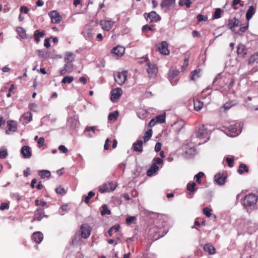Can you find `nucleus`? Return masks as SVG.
I'll return each mask as SVG.
<instances>
[{"label": "nucleus", "instance_id": "obj_7", "mask_svg": "<svg viewBox=\"0 0 258 258\" xmlns=\"http://www.w3.org/2000/svg\"><path fill=\"white\" fill-rule=\"evenodd\" d=\"M148 68L147 69V72L149 74L150 78H154L156 77L157 72L158 68L156 66L154 63H147Z\"/></svg>", "mask_w": 258, "mask_h": 258}, {"label": "nucleus", "instance_id": "obj_60", "mask_svg": "<svg viewBox=\"0 0 258 258\" xmlns=\"http://www.w3.org/2000/svg\"><path fill=\"white\" fill-rule=\"evenodd\" d=\"M233 106V104H232L231 102H226L223 106V108L224 109V111H226L230 109Z\"/></svg>", "mask_w": 258, "mask_h": 258}, {"label": "nucleus", "instance_id": "obj_36", "mask_svg": "<svg viewBox=\"0 0 258 258\" xmlns=\"http://www.w3.org/2000/svg\"><path fill=\"white\" fill-rule=\"evenodd\" d=\"M95 35V32H94L93 29L89 28L88 30V32L86 34H85L84 36L86 39L88 40H92Z\"/></svg>", "mask_w": 258, "mask_h": 258}, {"label": "nucleus", "instance_id": "obj_31", "mask_svg": "<svg viewBox=\"0 0 258 258\" xmlns=\"http://www.w3.org/2000/svg\"><path fill=\"white\" fill-rule=\"evenodd\" d=\"M36 52L38 53L39 56L42 57L44 59L49 57L53 58L52 56H50V54L47 51H44L43 50L38 49L36 50Z\"/></svg>", "mask_w": 258, "mask_h": 258}, {"label": "nucleus", "instance_id": "obj_57", "mask_svg": "<svg viewBox=\"0 0 258 258\" xmlns=\"http://www.w3.org/2000/svg\"><path fill=\"white\" fill-rule=\"evenodd\" d=\"M146 30H149L152 31H154V27L153 25L148 26L147 25L143 26L142 30L145 32Z\"/></svg>", "mask_w": 258, "mask_h": 258}, {"label": "nucleus", "instance_id": "obj_44", "mask_svg": "<svg viewBox=\"0 0 258 258\" xmlns=\"http://www.w3.org/2000/svg\"><path fill=\"white\" fill-rule=\"evenodd\" d=\"M17 32L19 35L23 39L26 38V32L25 30L22 27L17 28Z\"/></svg>", "mask_w": 258, "mask_h": 258}, {"label": "nucleus", "instance_id": "obj_26", "mask_svg": "<svg viewBox=\"0 0 258 258\" xmlns=\"http://www.w3.org/2000/svg\"><path fill=\"white\" fill-rule=\"evenodd\" d=\"M196 150L194 147H190L184 151V154L185 157L190 158L196 154Z\"/></svg>", "mask_w": 258, "mask_h": 258}, {"label": "nucleus", "instance_id": "obj_46", "mask_svg": "<svg viewBox=\"0 0 258 258\" xmlns=\"http://www.w3.org/2000/svg\"><path fill=\"white\" fill-rule=\"evenodd\" d=\"M205 174L204 172H199L198 173H197V174H196L194 176V178L196 179V182L199 183V184H200L201 183V178L202 177H203L204 176Z\"/></svg>", "mask_w": 258, "mask_h": 258}, {"label": "nucleus", "instance_id": "obj_59", "mask_svg": "<svg viewBox=\"0 0 258 258\" xmlns=\"http://www.w3.org/2000/svg\"><path fill=\"white\" fill-rule=\"evenodd\" d=\"M197 19L198 21H206L208 20V17L207 16H204L202 14H199L197 16Z\"/></svg>", "mask_w": 258, "mask_h": 258}, {"label": "nucleus", "instance_id": "obj_55", "mask_svg": "<svg viewBox=\"0 0 258 258\" xmlns=\"http://www.w3.org/2000/svg\"><path fill=\"white\" fill-rule=\"evenodd\" d=\"M248 27V23H247V24L245 26L241 27L239 29V32H238L237 34L238 35H241L242 33H244L247 29Z\"/></svg>", "mask_w": 258, "mask_h": 258}, {"label": "nucleus", "instance_id": "obj_19", "mask_svg": "<svg viewBox=\"0 0 258 258\" xmlns=\"http://www.w3.org/2000/svg\"><path fill=\"white\" fill-rule=\"evenodd\" d=\"M143 144V142L141 140H138L137 142L134 143L133 144V149L134 151L142 153L143 151L142 147Z\"/></svg>", "mask_w": 258, "mask_h": 258}, {"label": "nucleus", "instance_id": "obj_37", "mask_svg": "<svg viewBox=\"0 0 258 258\" xmlns=\"http://www.w3.org/2000/svg\"><path fill=\"white\" fill-rule=\"evenodd\" d=\"M237 171L239 174H242L244 173V172H248V168L245 164L241 163L240 164L239 169H238Z\"/></svg>", "mask_w": 258, "mask_h": 258}, {"label": "nucleus", "instance_id": "obj_32", "mask_svg": "<svg viewBox=\"0 0 258 258\" xmlns=\"http://www.w3.org/2000/svg\"><path fill=\"white\" fill-rule=\"evenodd\" d=\"M205 251L209 252L210 254H213L215 253V248L210 243L205 244L204 246Z\"/></svg>", "mask_w": 258, "mask_h": 258}, {"label": "nucleus", "instance_id": "obj_9", "mask_svg": "<svg viewBox=\"0 0 258 258\" xmlns=\"http://www.w3.org/2000/svg\"><path fill=\"white\" fill-rule=\"evenodd\" d=\"M168 43L165 41H163L159 44L158 49L161 54L167 55L169 54V50L168 49Z\"/></svg>", "mask_w": 258, "mask_h": 258}, {"label": "nucleus", "instance_id": "obj_42", "mask_svg": "<svg viewBox=\"0 0 258 258\" xmlns=\"http://www.w3.org/2000/svg\"><path fill=\"white\" fill-rule=\"evenodd\" d=\"M203 106V103L201 101L197 100L194 101V109L196 111L200 110Z\"/></svg>", "mask_w": 258, "mask_h": 258}, {"label": "nucleus", "instance_id": "obj_13", "mask_svg": "<svg viewBox=\"0 0 258 258\" xmlns=\"http://www.w3.org/2000/svg\"><path fill=\"white\" fill-rule=\"evenodd\" d=\"M44 216V208H37L35 211L33 220L40 221Z\"/></svg>", "mask_w": 258, "mask_h": 258}, {"label": "nucleus", "instance_id": "obj_23", "mask_svg": "<svg viewBox=\"0 0 258 258\" xmlns=\"http://www.w3.org/2000/svg\"><path fill=\"white\" fill-rule=\"evenodd\" d=\"M8 126L9 128L6 131V133L8 135L10 134L11 132H15L17 130V125L14 121H8Z\"/></svg>", "mask_w": 258, "mask_h": 258}, {"label": "nucleus", "instance_id": "obj_6", "mask_svg": "<svg viewBox=\"0 0 258 258\" xmlns=\"http://www.w3.org/2000/svg\"><path fill=\"white\" fill-rule=\"evenodd\" d=\"M127 72L122 71L117 73L116 76H114L115 82L119 85H122L125 82L127 78Z\"/></svg>", "mask_w": 258, "mask_h": 258}, {"label": "nucleus", "instance_id": "obj_54", "mask_svg": "<svg viewBox=\"0 0 258 258\" xmlns=\"http://www.w3.org/2000/svg\"><path fill=\"white\" fill-rule=\"evenodd\" d=\"M55 191L57 194L64 195L66 194L67 191L63 187H59L55 189Z\"/></svg>", "mask_w": 258, "mask_h": 258}, {"label": "nucleus", "instance_id": "obj_2", "mask_svg": "<svg viewBox=\"0 0 258 258\" xmlns=\"http://www.w3.org/2000/svg\"><path fill=\"white\" fill-rule=\"evenodd\" d=\"M210 131L208 130L207 125H202L199 126L198 131L196 133L197 138L204 140L203 143L207 142L210 139Z\"/></svg>", "mask_w": 258, "mask_h": 258}, {"label": "nucleus", "instance_id": "obj_35", "mask_svg": "<svg viewBox=\"0 0 258 258\" xmlns=\"http://www.w3.org/2000/svg\"><path fill=\"white\" fill-rule=\"evenodd\" d=\"M77 121L75 117H71L67 120V124L70 127L74 128L77 125Z\"/></svg>", "mask_w": 258, "mask_h": 258}, {"label": "nucleus", "instance_id": "obj_1", "mask_svg": "<svg viewBox=\"0 0 258 258\" xmlns=\"http://www.w3.org/2000/svg\"><path fill=\"white\" fill-rule=\"evenodd\" d=\"M258 196L255 194L246 195L243 200L242 204L247 209L254 208L257 202Z\"/></svg>", "mask_w": 258, "mask_h": 258}, {"label": "nucleus", "instance_id": "obj_29", "mask_svg": "<svg viewBox=\"0 0 258 258\" xmlns=\"http://www.w3.org/2000/svg\"><path fill=\"white\" fill-rule=\"evenodd\" d=\"M224 78L221 76V74H219L214 79L213 84L215 85H218L220 87L223 86L224 84L222 81H224Z\"/></svg>", "mask_w": 258, "mask_h": 258}, {"label": "nucleus", "instance_id": "obj_50", "mask_svg": "<svg viewBox=\"0 0 258 258\" xmlns=\"http://www.w3.org/2000/svg\"><path fill=\"white\" fill-rule=\"evenodd\" d=\"M200 70H195L194 71L191 72L190 73V79L191 80H194L196 78L199 77L198 74L200 73Z\"/></svg>", "mask_w": 258, "mask_h": 258}, {"label": "nucleus", "instance_id": "obj_3", "mask_svg": "<svg viewBox=\"0 0 258 258\" xmlns=\"http://www.w3.org/2000/svg\"><path fill=\"white\" fill-rule=\"evenodd\" d=\"M228 135L230 137H236L239 135L241 132V128L240 124L232 123L227 127Z\"/></svg>", "mask_w": 258, "mask_h": 258}, {"label": "nucleus", "instance_id": "obj_30", "mask_svg": "<svg viewBox=\"0 0 258 258\" xmlns=\"http://www.w3.org/2000/svg\"><path fill=\"white\" fill-rule=\"evenodd\" d=\"M38 173L41 179L48 178L51 175L50 171L48 170H38Z\"/></svg>", "mask_w": 258, "mask_h": 258}, {"label": "nucleus", "instance_id": "obj_20", "mask_svg": "<svg viewBox=\"0 0 258 258\" xmlns=\"http://www.w3.org/2000/svg\"><path fill=\"white\" fill-rule=\"evenodd\" d=\"M21 154L25 158H29L31 156L30 148L27 146L22 147L21 150Z\"/></svg>", "mask_w": 258, "mask_h": 258}, {"label": "nucleus", "instance_id": "obj_22", "mask_svg": "<svg viewBox=\"0 0 258 258\" xmlns=\"http://www.w3.org/2000/svg\"><path fill=\"white\" fill-rule=\"evenodd\" d=\"M43 239V234L42 232L39 231L33 232V240L36 243H40Z\"/></svg>", "mask_w": 258, "mask_h": 258}, {"label": "nucleus", "instance_id": "obj_12", "mask_svg": "<svg viewBox=\"0 0 258 258\" xmlns=\"http://www.w3.org/2000/svg\"><path fill=\"white\" fill-rule=\"evenodd\" d=\"M81 236L84 238L89 237L91 233L90 227L87 224H83L81 227Z\"/></svg>", "mask_w": 258, "mask_h": 258}, {"label": "nucleus", "instance_id": "obj_16", "mask_svg": "<svg viewBox=\"0 0 258 258\" xmlns=\"http://www.w3.org/2000/svg\"><path fill=\"white\" fill-rule=\"evenodd\" d=\"M45 36V32L44 31H40L39 30H37L35 31L33 33V37L34 38V40L36 41L37 43H39L41 38H43Z\"/></svg>", "mask_w": 258, "mask_h": 258}, {"label": "nucleus", "instance_id": "obj_64", "mask_svg": "<svg viewBox=\"0 0 258 258\" xmlns=\"http://www.w3.org/2000/svg\"><path fill=\"white\" fill-rule=\"evenodd\" d=\"M52 38L50 37L49 38H47L44 40V46L46 48H49L50 47V40Z\"/></svg>", "mask_w": 258, "mask_h": 258}, {"label": "nucleus", "instance_id": "obj_34", "mask_svg": "<svg viewBox=\"0 0 258 258\" xmlns=\"http://www.w3.org/2000/svg\"><path fill=\"white\" fill-rule=\"evenodd\" d=\"M258 63V52L251 55L248 59V64H253Z\"/></svg>", "mask_w": 258, "mask_h": 258}, {"label": "nucleus", "instance_id": "obj_15", "mask_svg": "<svg viewBox=\"0 0 258 258\" xmlns=\"http://www.w3.org/2000/svg\"><path fill=\"white\" fill-rule=\"evenodd\" d=\"M32 115L30 111L25 113L20 117V120L23 124H26L32 120Z\"/></svg>", "mask_w": 258, "mask_h": 258}, {"label": "nucleus", "instance_id": "obj_52", "mask_svg": "<svg viewBox=\"0 0 258 258\" xmlns=\"http://www.w3.org/2000/svg\"><path fill=\"white\" fill-rule=\"evenodd\" d=\"M44 138L43 137H40L37 141V146L38 148H41L44 145Z\"/></svg>", "mask_w": 258, "mask_h": 258}, {"label": "nucleus", "instance_id": "obj_62", "mask_svg": "<svg viewBox=\"0 0 258 258\" xmlns=\"http://www.w3.org/2000/svg\"><path fill=\"white\" fill-rule=\"evenodd\" d=\"M8 156V152L7 149L3 151H0V158L4 159Z\"/></svg>", "mask_w": 258, "mask_h": 258}, {"label": "nucleus", "instance_id": "obj_53", "mask_svg": "<svg viewBox=\"0 0 258 258\" xmlns=\"http://www.w3.org/2000/svg\"><path fill=\"white\" fill-rule=\"evenodd\" d=\"M156 121H157L160 123H162L164 122V121H165V116L163 114L158 115L156 117Z\"/></svg>", "mask_w": 258, "mask_h": 258}, {"label": "nucleus", "instance_id": "obj_33", "mask_svg": "<svg viewBox=\"0 0 258 258\" xmlns=\"http://www.w3.org/2000/svg\"><path fill=\"white\" fill-rule=\"evenodd\" d=\"M74 60V54L73 53L67 52L65 55L64 61L67 63H70Z\"/></svg>", "mask_w": 258, "mask_h": 258}, {"label": "nucleus", "instance_id": "obj_21", "mask_svg": "<svg viewBox=\"0 0 258 258\" xmlns=\"http://www.w3.org/2000/svg\"><path fill=\"white\" fill-rule=\"evenodd\" d=\"M237 52L238 56L240 57H244L247 53L245 46L242 44H239L237 46Z\"/></svg>", "mask_w": 258, "mask_h": 258}, {"label": "nucleus", "instance_id": "obj_43", "mask_svg": "<svg viewBox=\"0 0 258 258\" xmlns=\"http://www.w3.org/2000/svg\"><path fill=\"white\" fill-rule=\"evenodd\" d=\"M102 210L101 211V214L102 216L105 215H110L111 211L108 209V207L106 205H103L102 206Z\"/></svg>", "mask_w": 258, "mask_h": 258}, {"label": "nucleus", "instance_id": "obj_18", "mask_svg": "<svg viewBox=\"0 0 258 258\" xmlns=\"http://www.w3.org/2000/svg\"><path fill=\"white\" fill-rule=\"evenodd\" d=\"M112 185H113V184L111 183L104 184L102 186L100 187L99 191L100 193H104L110 190H113L115 189V187H113Z\"/></svg>", "mask_w": 258, "mask_h": 258}, {"label": "nucleus", "instance_id": "obj_24", "mask_svg": "<svg viewBox=\"0 0 258 258\" xmlns=\"http://www.w3.org/2000/svg\"><path fill=\"white\" fill-rule=\"evenodd\" d=\"M124 48L120 46H117L114 47L111 51L112 53H113L115 55L119 56H122L124 53Z\"/></svg>", "mask_w": 258, "mask_h": 258}, {"label": "nucleus", "instance_id": "obj_63", "mask_svg": "<svg viewBox=\"0 0 258 258\" xmlns=\"http://www.w3.org/2000/svg\"><path fill=\"white\" fill-rule=\"evenodd\" d=\"M58 150L63 153H67L68 152V148L62 145L59 146Z\"/></svg>", "mask_w": 258, "mask_h": 258}, {"label": "nucleus", "instance_id": "obj_56", "mask_svg": "<svg viewBox=\"0 0 258 258\" xmlns=\"http://www.w3.org/2000/svg\"><path fill=\"white\" fill-rule=\"evenodd\" d=\"M212 210L208 207L203 209V213L207 217H210L211 215Z\"/></svg>", "mask_w": 258, "mask_h": 258}, {"label": "nucleus", "instance_id": "obj_25", "mask_svg": "<svg viewBox=\"0 0 258 258\" xmlns=\"http://www.w3.org/2000/svg\"><path fill=\"white\" fill-rule=\"evenodd\" d=\"M159 170L158 166L156 164H153L147 171L148 176H152Z\"/></svg>", "mask_w": 258, "mask_h": 258}, {"label": "nucleus", "instance_id": "obj_48", "mask_svg": "<svg viewBox=\"0 0 258 258\" xmlns=\"http://www.w3.org/2000/svg\"><path fill=\"white\" fill-rule=\"evenodd\" d=\"M74 77L72 76H65L61 80V83L63 84H70L73 82Z\"/></svg>", "mask_w": 258, "mask_h": 258}, {"label": "nucleus", "instance_id": "obj_10", "mask_svg": "<svg viewBox=\"0 0 258 258\" xmlns=\"http://www.w3.org/2000/svg\"><path fill=\"white\" fill-rule=\"evenodd\" d=\"M114 22L111 20H101L100 24L102 29L108 31L112 28Z\"/></svg>", "mask_w": 258, "mask_h": 258}, {"label": "nucleus", "instance_id": "obj_5", "mask_svg": "<svg viewBox=\"0 0 258 258\" xmlns=\"http://www.w3.org/2000/svg\"><path fill=\"white\" fill-rule=\"evenodd\" d=\"M144 16L146 20L150 22H157L161 19L160 16L155 11L145 13Z\"/></svg>", "mask_w": 258, "mask_h": 258}, {"label": "nucleus", "instance_id": "obj_27", "mask_svg": "<svg viewBox=\"0 0 258 258\" xmlns=\"http://www.w3.org/2000/svg\"><path fill=\"white\" fill-rule=\"evenodd\" d=\"M255 12V9L253 6H250L247 10L246 13V19L247 21H249L252 17L254 15Z\"/></svg>", "mask_w": 258, "mask_h": 258}, {"label": "nucleus", "instance_id": "obj_11", "mask_svg": "<svg viewBox=\"0 0 258 258\" xmlns=\"http://www.w3.org/2000/svg\"><path fill=\"white\" fill-rule=\"evenodd\" d=\"M111 96L110 97V99L112 102H115L122 95V89L120 88H117L115 89H113L111 91Z\"/></svg>", "mask_w": 258, "mask_h": 258}, {"label": "nucleus", "instance_id": "obj_47", "mask_svg": "<svg viewBox=\"0 0 258 258\" xmlns=\"http://www.w3.org/2000/svg\"><path fill=\"white\" fill-rule=\"evenodd\" d=\"M94 196H95V192L92 191H89L88 193L87 196H84L83 197H84V198H85V200H84L85 203L86 204H88L89 203V200H90Z\"/></svg>", "mask_w": 258, "mask_h": 258}, {"label": "nucleus", "instance_id": "obj_45", "mask_svg": "<svg viewBox=\"0 0 258 258\" xmlns=\"http://www.w3.org/2000/svg\"><path fill=\"white\" fill-rule=\"evenodd\" d=\"M35 203L36 206L38 208H44V207H47V203L46 202L39 201L38 200H36L35 201Z\"/></svg>", "mask_w": 258, "mask_h": 258}, {"label": "nucleus", "instance_id": "obj_51", "mask_svg": "<svg viewBox=\"0 0 258 258\" xmlns=\"http://www.w3.org/2000/svg\"><path fill=\"white\" fill-rule=\"evenodd\" d=\"M137 218L135 216H129L126 218V223L127 225H131L132 223H135Z\"/></svg>", "mask_w": 258, "mask_h": 258}, {"label": "nucleus", "instance_id": "obj_4", "mask_svg": "<svg viewBox=\"0 0 258 258\" xmlns=\"http://www.w3.org/2000/svg\"><path fill=\"white\" fill-rule=\"evenodd\" d=\"M179 73V71L176 69L171 68L169 70L168 77L172 85H175L177 84Z\"/></svg>", "mask_w": 258, "mask_h": 258}, {"label": "nucleus", "instance_id": "obj_17", "mask_svg": "<svg viewBox=\"0 0 258 258\" xmlns=\"http://www.w3.org/2000/svg\"><path fill=\"white\" fill-rule=\"evenodd\" d=\"M175 3V0H162L160 6L162 8H167L169 9L173 7Z\"/></svg>", "mask_w": 258, "mask_h": 258}, {"label": "nucleus", "instance_id": "obj_58", "mask_svg": "<svg viewBox=\"0 0 258 258\" xmlns=\"http://www.w3.org/2000/svg\"><path fill=\"white\" fill-rule=\"evenodd\" d=\"M226 162L227 163L228 165L230 167H232L233 166V162L234 159L233 158L227 157L226 159Z\"/></svg>", "mask_w": 258, "mask_h": 258}, {"label": "nucleus", "instance_id": "obj_40", "mask_svg": "<svg viewBox=\"0 0 258 258\" xmlns=\"http://www.w3.org/2000/svg\"><path fill=\"white\" fill-rule=\"evenodd\" d=\"M119 115L117 111L110 112L108 116V119L110 121L116 120Z\"/></svg>", "mask_w": 258, "mask_h": 258}, {"label": "nucleus", "instance_id": "obj_14", "mask_svg": "<svg viewBox=\"0 0 258 258\" xmlns=\"http://www.w3.org/2000/svg\"><path fill=\"white\" fill-rule=\"evenodd\" d=\"M226 176L220 173L216 174L214 176V180L218 185H223L225 183Z\"/></svg>", "mask_w": 258, "mask_h": 258}, {"label": "nucleus", "instance_id": "obj_39", "mask_svg": "<svg viewBox=\"0 0 258 258\" xmlns=\"http://www.w3.org/2000/svg\"><path fill=\"white\" fill-rule=\"evenodd\" d=\"M152 135V131L151 129H149L147 131L143 136V139L144 143L148 141L151 138Z\"/></svg>", "mask_w": 258, "mask_h": 258}, {"label": "nucleus", "instance_id": "obj_38", "mask_svg": "<svg viewBox=\"0 0 258 258\" xmlns=\"http://www.w3.org/2000/svg\"><path fill=\"white\" fill-rule=\"evenodd\" d=\"M196 185V183L195 182H192L191 183H188L186 186V189L190 192H195L197 191Z\"/></svg>", "mask_w": 258, "mask_h": 258}, {"label": "nucleus", "instance_id": "obj_28", "mask_svg": "<svg viewBox=\"0 0 258 258\" xmlns=\"http://www.w3.org/2000/svg\"><path fill=\"white\" fill-rule=\"evenodd\" d=\"M239 21L235 18L232 19H229L228 26L230 29L232 30L233 28L239 26Z\"/></svg>", "mask_w": 258, "mask_h": 258}, {"label": "nucleus", "instance_id": "obj_41", "mask_svg": "<svg viewBox=\"0 0 258 258\" xmlns=\"http://www.w3.org/2000/svg\"><path fill=\"white\" fill-rule=\"evenodd\" d=\"M148 115L147 112L144 109H140L137 112V115L141 119H145Z\"/></svg>", "mask_w": 258, "mask_h": 258}, {"label": "nucleus", "instance_id": "obj_8", "mask_svg": "<svg viewBox=\"0 0 258 258\" xmlns=\"http://www.w3.org/2000/svg\"><path fill=\"white\" fill-rule=\"evenodd\" d=\"M52 23H58L61 20V16L58 12L56 11H52L48 13Z\"/></svg>", "mask_w": 258, "mask_h": 258}, {"label": "nucleus", "instance_id": "obj_49", "mask_svg": "<svg viewBox=\"0 0 258 258\" xmlns=\"http://www.w3.org/2000/svg\"><path fill=\"white\" fill-rule=\"evenodd\" d=\"M221 10L220 8H216L215 11L213 15V19H219L221 18Z\"/></svg>", "mask_w": 258, "mask_h": 258}, {"label": "nucleus", "instance_id": "obj_61", "mask_svg": "<svg viewBox=\"0 0 258 258\" xmlns=\"http://www.w3.org/2000/svg\"><path fill=\"white\" fill-rule=\"evenodd\" d=\"M188 59H188V57L184 58V61L183 66L181 67V70H182V71L185 70L186 68H187V67L188 66Z\"/></svg>", "mask_w": 258, "mask_h": 258}]
</instances>
